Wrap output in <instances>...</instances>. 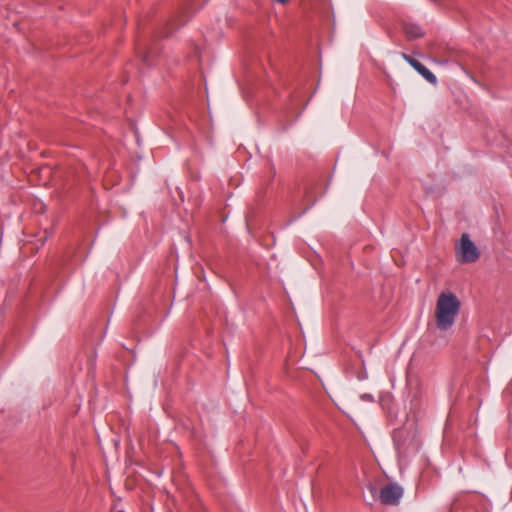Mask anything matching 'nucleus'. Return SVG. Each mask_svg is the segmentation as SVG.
Masks as SVG:
<instances>
[{
	"label": "nucleus",
	"instance_id": "obj_1",
	"mask_svg": "<svg viewBox=\"0 0 512 512\" xmlns=\"http://www.w3.org/2000/svg\"><path fill=\"white\" fill-rule=\"evenodd\" d=\"M461 302L452 292H442L437 298L435 308L436 326L441 331L452 328L460 312Z\"/></svg>",
	"mask_w": 512,
	"mask_h": 512
},
{
	"label": "nucleus",
	"instance_id": "obj_2",
	"mask_svg": "<svg viewBox=\"0 0 512 512\" xmlns=\"http://www.w3.org/2000/svg\"><path fill=\"white\" fill-rule=\"evenodd\" d=\"M456 255L461 263H473L479 259L480 253L468 234H462Z\"/></svg>",
	"mask_w": 512,
	"mask_h": 512
},
{
	"label": "nucleus",
	"instance_id": "obj_3",
	"mask_svg": "<svg viewBox=\"0 0 512 512\" xmlns=\"http://www.w3.org/2000/svg\"><path fill=\"white\" fill-rule=\"evenodd\" d=\"M403 496V489L396 483H389L379 492V500L384 505H397Z\"/></svg>",
	"mask_w": 512,
	"mask_h": 512
},
{
	"label": "nucleus",
	"instance_id": "obj_4",
	"mask_svg": "<svg viewBox=\"0 0 512 512\" xmlns=\"http://www.w3.org/2000/svg\"><path fill=\"white\" fill-rule=\"evenodd\" d=\"M403 59L410 64L425 80H427L431 84L437 83V77L421 62L414 59L410 55L405 53L402 54Z\"/></svg>",
	"mask_w": 512,
	"mask_h": 512
},
{
	"label": "nucleus",
	"instance_id": "obj_5",
	"mask_svg": "<svg viewBox=\"0 0 512 512\" xmlns=\"http://www.w3.org/2000/svg\"><path fill=\"white\" fill-rule=\"evenodd\" d=\"M403 31L408 39H417L424 35L422 28L413 23H405Z\"/></svg>",
	"mask_w": 512,
	"mask_h": 512
},
{
	"label": "nucleus",
	"instance_id": "obj_6",
	"mask_svg": "<svg viewBox=\"0 0 512 512\" xmlns=\"http://www.w3.org/2000/svg\"><path fill=\"white\" fill-rule=\"evenodd\" d=\"M367 490L369 491L371 495V500L375 501L379 499V492L380 490L377 489V487L373 483H369L367 486Z\"/></svg>",
	"mask_w": 512,
	"mask_h": 512
},
{
	"label": "nucleus",
	"instance_id": "obj_7",
	"mask_svg": "<svg viewBox=\"0 0 512 512\" xmlns=\"http://www.w3.org/2000/svg\"><path fill=\"white\" fill-rule=\"evenodd\" d=\"M154 54V51L152 48H149L142 56V60L146 65L152 64V56Z\"/></svg>",
	"mask_w": 512,
	"mask_h": 512
}]
</instances>
